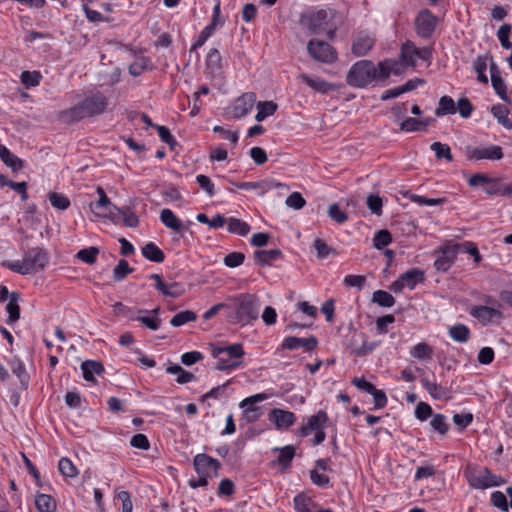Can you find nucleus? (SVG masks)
Listing matches in <instances>:
<instances>
[{
    "label": "nucleus",
    "instance_id": "nucleus-1",
    "mask_svg": "<svg viewBox=\"0 0 512 512\" xmlns=\"http://www.w3.org/2000/svg\"><path fill=\"white\" fill-rule=\"evenodd\" d=\"M340 23V17L333 9H321L302 13L299 18L301 28L311 34L325 33L329 39L335 37Z\"/></svg>",
    "mask_w": 512,
    "mask_h": 512
},
{
    "label": "nucleus",
    "instance_id": "nucleus-2",
    "mask_svg": "<svg viewBox=\"0 0 512 512\" xmlns=\"http://www.w3.org/2000/svg\"><path fill=\"white\" fill-rule=\"evenodd\" d=\"M107 105V98L101 93H96L90 97H86L77 105L62 111L59 115V119L67 124L77 122L87 117L102 114Z\"/></svg>",
    "mask_w": 512,
    "mask_h": 512
},
{
    "label": "nucleus",
    "instance_id": "nucleus-3",
    "mask_svg": "<svg viewBox=\"0 0 512 512\" xmlns=\"http://www.w3.org/2000/svg\"><path fill=\"white\" fill-rule=\"evenodd\" d=\"M211 354L217 360L216 369L219 371H230L242 364V357L245 355L241 343L229 345L211 344Z\"/></svg>",
    "mask_w": 512,
    "mask_h": 512
},
{
    "label": "nucleus",
    "instance_id": "nucleus-4",
    "mask_svg": "<svg viewBox=\"0 0 512 512\" xmlns=\"http://www.w3.org/2000/svg\"><path fill=\"white\" fill-rule=\"evenodd\" d=\"M49 262L48 253L39 247L30 249L22 260L7 262L4 265L11 271L28 275L43 270Z\"/></svg>",
    "mask_w": 512,
    "mask_h": 512
},
{
    "label": "nucleus",
    "instance_id": "nucleus-5",
    "mask_svg": "<svg viewBox=\"0 0 512 512\" xmlns=\"http://www.w3.org/2000/svg\"><path fill=\"white\" fill-rule=\"evenodd\" d=\"M464 476L470 487L481 490L501 486L507 482L505 478L493 474L488 468L471 463L466 465Z\"/></svg>",
    "mask_w": 512,
    "mask_h": 512
},
{
    "label": "nucleus",
    "instance_id": "nucleus-6",
    "mask_svg": "<svg viewBox=\"0 0 512 512\" xmlns=\"http://www.w3.org/2000/svg\"><path fill=\"white\" fill-rule=\"evenodd\" d=\"M237 323L241 325L250 324L259 316L260 301L257 296L249 293H242L233 297Z\"/></svg>",
    "mask_w": 512,
    "mask_h": 512
},
{
    "label": "nucleus",
    "instance_id": "nucleus-7",
    "mask_svg": "<svg viewBox=\"0 0 512 512\" xmlns=\"http://www.w3.org/2000/svg\"><path fill=\"white\" fill-rule=\"evenodd\" d=\"M376 80V66L370 60H359L349 69L346 82L355 88H365Z\"/></svg>",
    "mask_w": 512,
    "mask_h": 512
},
{
    "label": "nucleus",
    "instance_id": "nucleus-8",
    "mask_svg": "<svg viewBox=\"0 0 512 512\" xmlns=\"http://www.w3.org/2000/svg\"><path fill=\"white\" fill-rule=\"evenodd\" d=\"M307 51L313 59L322 63H333L337 60L336 50L325 41L310 40L307 44Z\"/></svg>",
    "mask_w": 512,
    "mask_h": 512
},
{
    "label": "nucleus",
    "instance_id": "nucleus-9",
    "mask_svg": "<svg viewBox=\"0 0 512 512\" xmlns=\"http://www.w3.org/2000/svg\"><path fill=\"white\" fill-rule=\"evenodd\" d=\"M431 57L432 49L429 47L418 48L411 41L405 42L401 47V58L406 65L415 67L418 59L429 61Z\"/></svg>",
    "mask_w": 512,
    "mask_h": 512
},
{
    "label": "nucleus",
    "instance_id": "nucleus-10",
    "mask_svg": "<svg viewBox=\"0 0 512 512\" xmlns=\"http://www.w3.org/2000/svg\"><path fill=\"white\" fill-rule=\"evenodd\" d=\"M437 17L428 9L421 10L415 19V30L419 37L430 38L436 28Z\"/></svg>",
    "mask_w": 512,
    "mask_h": 512
},
{
    "label": "nucleus",
    "instance_id": "nucleus-11",
    "mask_svg": "<svg viewBox=\"0 0 512 512\" xmlns=\"http://www.w3.org/2000/svg\"><path fill=\"white\" fill-rule=\"evenodd\" d=\"M193 466L198 475L212 478L218 475V470L221 465L217 459L205 453H200L194 457Z\"/></svg>",
    "mask_w": 512,
    "mask_h": 512
},
{
    "label": "nucleus",
    "instance_id": "nucleus-12",
    "mask_svg": "<svg viewBox=\"0 0 512 512\" xmlns=\"http://www.w3.org/2000/svg\"><path fill=\"white\" fill-rule=\"evenodd\" d=\"M97 193L99 199L95 204H91V211L98 216L109 217L111 220L115 221V212H120V208L111 203L103 188L98 187Z\"/></svg>",
    "mask_w": 512,
    "mask_h": 512
},
{
    "label": "nucleus",
    "instance_id": "nucleus-13",
    "mask_svg": "<svg viewBox=\"0 0 512 512\" xmlns=\"http://www.w3.org/2000/svg\"><path fill=\"white\" fill-rule=\"evenodd\" d=\"M376 42V37L368 31H360L354 37L351 45V52L356 57H362L368 54Z\"/></svg>",
    "mask_w": 512,
    "mask_h": 512
},
{
    "label": "nucleus",
    "instance_id": "nucleus-14",
    "mask_svg": "<svg viewBox=\"0 0 512 512\" xmlns=\"http://www.w3.org/2000/svg\"><path fill=\"white\" fill-rule=\"evenodd\" d=\"M459 245L445 246L440 248L439 255L434 262L436 270L441 272L448 271L454 264L457 254L459 253Z\"/></svg>",
    "mask_w": 512,
    "mask_h": 512
},
{
    "label": "nucleus",
    "instance_id": "nucleus-15",
    "mask_svg": "<svg viewBox=\"0 0 512 512\" xmlns=\"http://www.w3.org/2000/svg\"><path fill=\"white\" fill-rule=\"evenodd\" d=\"M467 158L469 160H500L503 158L502 148L498 145H490L488 147H475L467 150Z\"/></svg>",
    "mask_w": 512,
    "mask_h": 512
},
{
    "label": "nucleus",
    "instance_id": "nucleus-16",
    "mask_svg": "<svg viewBox=\"0 0 512 512\" xmlns=\"http://www.w3.org/2000/svg\"><path fill=\"white\" fill-rule=\"evenodd\" d=\"M421 384L434 400L448 401L453 397L450 387L439 384L436 381H431L426 376L421 377Z\"/></svg>",
    "mask_w": 512,
    "mask_h": 512
},
{
    "label": "nucleus",
    "instance_id": "nucleus-17",
    "mask_svg": "<svg viewBox=\"0 0 512 512\" xmlns=\"http://www.w3.org/2000/svg\"><path fill=\"white\" fill-rule=\"evenodd\" d=\"M318 346V340L315 336H310L308 338H299L295 336L286 337L280 349L282 350H295L297 348H302L306 352L313 351Z\"/></svg>",
    "mask_w": 512,
    "mask_h": 512
},
{
    "label": "nucleus",
    "instance_id": "nucleus-18",
    "mask_svg": "<svg viewBox=\"0 0 512 512\" xmlns=\"http://www.w3.org/2000/svg\"><path fill=\"white\" fill-rule=\"evenodd\" d=\"M347 348L355 356H366L375 349V344L368 342L364 333H359L352 336Z\"/></svg>",
    "mask_w": 512,
    "mask_h": 512
},
{
    "label": "nucleus",
    "instance_id": "nucleus-19",
    "mask_svg": "<svg viewBox=\"0 0 512 512\" xmlns=\"http://www.w3.org/2000/svg\"><path fill=\"white\" fill-rule=\"evenodd\" d=\"M256 103V94L254 92H246L238 97L233 105V116L242 118L249 114Z\"/></svg>",
    "mask_w": 512,
    "mask_h": 512
},
{
    "label": "nucleus",
    "instance_id": "nucleus-20",
    "mask_svg": "<svg viewBox=\"0 0 512 512\" xmlns=\"http://www.w3.org/2000/svg\"><path fill=\"white\" fill-rule=\"evenodd\" d=\"M268 419L274 422L278 429L289 428L296 420L295 414L291 411L274 408L270 411Z\"/></svg>",
    "mask_w": 512,
    "mask_h": 512
},
{
    "label": "nucleus",
    "instance_id": "nucleus-21",
    "mask_svg": "<svg viewBox=\"0 0 512 512\" xmlns=\"http://www.w3.org/2000/svg\"><path fill=\"white\" fill-rule=\"evenodd\" d=\"M160 312V308L156 307L152 310H138L139 316H130L131 320H137L141 322L144 326H146L150 330H158L160 327L161 320L158 318V314Z\"/></svg>",
    "mask_w": 512,
    "mask_h": 512
},
{
    "label": "nucleus",
    "instance_id": "nucleus-22",
    "mask_svg": "<svg viewBox=\"0 0 512 512\" xmlns=\"http://www.w3.org/2000/svg\"><path fill=\"white\" fill-rule=\"evenodd\" d=\"M328 420L326 412L320 410L317 414L312 415L307 423L300 428L301 436H308L313 431L319 430L323 427L324 423Z\"/></svg>",
    "mask_w": 512,
    "mask_h": 512
},
{
    "label": "nucleus",
    "instance_id": "nucleus-23",
    "mask_svg": "<svg viewBox=\"0 0 512 512\" xmlns=\"http://www.w3.org/2000/svg\"><path fill=\"white\" fill-rule=\"evenodd\" d=\"M317 503L305 492L298 493L293 499V507L296 512H312Z\"/></svg>",
    "mask_w": 512,
    "mask_h": 512
},
{
    "label": "nucleus",
    "instance_id": "nucleus-24",
    "mask_svg": "<svg viewBox=\"0 0 512 512\" xmlns=\"http://www.w3.org/2000/svg\"><path fill=\"white\" fill-rule=\"evenodd\" d=\"M83 378L88 382L95 381V375H100L104 371L103 365L98 361L86 360L81 364Z\"/></svg>",
    "mask_w": 512,
    "mask_h": 512
},
{
    "label": "nucleus",
    "instance_id": "nucleus-25",
    "mask_svg": "<svg viewBox=\"0 0 512 512\" xmlns=\"http://www.w3.org/2000/svg\"><path fill=\"white\" fill-rule=\"evenodd\" d=\"M237 188L243 189V190H252V189H261L260 194H264L267 191L277 188L281 186L280 183L271 180V181H260V182H239V183H233Z\"/></svg>",
    "mask_w": 512,
    "mask_h": 512
},
{
    "label": "nucleus",
    "instance_id": "nucleus-26",
    "mask_svg": "<svg viewBox=\"0 0 512 512\" xmlns=\"http://www.w3.org/2000/svg\"><path fill=\"white\" fill-rule=\"evenodd\" d=\"M406 288L412 290L418 283L425 280L424 272L418 268H412L400 275Z\"/></svg>",
    "mask_w": 512,
    "mask_h": 512
},
{
    "label": "nucleus",
    "instance_id": "nucleus-27",
    "mask_svg": "<svg viewBox=\"0 0 512 512\" xmlns=\"http://www.w3.org/2000/svg\"><path fill=\"white\" fill-rule=\"evenodd\" d=\"M255 261L259 265H271L272 262L277 261L282 257L280 249L272 250H257L254 253Z\"/></svg>",
    "mask_w": 512,
    "mask_h": 512
},
{
    "label": "nucleus",
    "instance_id": "nucleus-28",
    "mask_svg": "<svg viewBox=\"0 0 512 512\" xmlns=\"http://www.w3.org/2000/svg\"><path fill=\"white\" fill-rule=\"evenodd\" d=\"M160 220L163 223V225L169 229H172L176 232L183 231V225L181 224L177 216L174 214V212L168 208L161 210Z\"/></svg>",
    "mask_w": 512,
    "mask_h": 512
},
{
    "label": "nucleus",
    "instance_id": "nucleus-29",
    "mask_svg": "<svg viewBox=\"0 0 512 512\" xmlns=\"http://www.w3.org/2000/svg\"><path fill=\"white\" fill-rule=\"evenodd\" d=\"M491 113L499 124L508 130H512V121L508 118L509 109L505 105H493L491 107Z\"/></svg>",
    "mask_w": 512,
    "mask_h": 512
},
{
    "label": "nucleus",
    "instance_id": "nucleus-30",
    "mask_svg": "<svg viewBox=\"0 0 512 512\" xmlns=\"http://www.w3.org/2000/svg\"><path fill=\"white\" fill-rule=\"evenodd\" d=\"M142 255L155 263H162L165 259L164 252L153 242H149L142 247Z\"/></svg>",
    "mask_w": 512,
    "mask_h": 512
},
{
    "label": "nucleus",
    "instance_id": "nucleus-31",
    "mask_svg": "<svg viewBox=\"0 0 512 512\" xmlns=\"http://www.w3.org/2000/svg\"><path fill=\"white\" fill-rule=\"evenodd\" d=\"M278 105L273 101H260L257 103V114L255 120L262 122L277 111Z\"/></svg>",
    "mask_w": 512,
    "mask_h": 512
},
{
    "label": "nucleus",
    "instance_id": "nucleus-32",
    "mask_svg": "<svg viewBox=\"0 0 512 512\" xmlns=\"http://www.w3.org/2000/svg\"><path fill=\"white\" fill-rule=\"evenodd\" d=\"M0 158L13 171H19L23 168L22 160L14 155L7 147L0 148Z\"/></svg>",
    "mask_w": 512,
    "mask_h": 512
},
{
    "label": "nucleus",
    "instance_id": "nucleus-33",
    "mask_svg": "<svg viewBox=\"0 0 512 512\" xmlns=\"http://www.w3.org/2000/svg\"><path fill=\"white\" fill-rule=\"evenodd\" d=\"M456 113V105L454 100L450 96H442L439 99L438 107L435 110V115L437 117H442L446 115H452Z\"/></svg>",
    "mask_w": 512,
    "mask_h": 512
},
{
    "label": "nucleus",
    "instance_id": "nucleus-34",
    "mask_svg": "<svg viewBox=\"0 0 512 512\" xmlns=\"http://www.w3.org/2000/svg\"><path fill=\"white\" fill-rule=\"evenodd\" d=\"M19 294L16 292L10 293V299L6 306L8 312L7 323L12 324L20 318V307L18 305Z\"/></svg>",
    "mask_w": 512,
    "mask_h": 512
},
{
    "label": "nucleus",
    "instance_id": "nucleus-35",
    "mask_svg": "<svg viewBox=\"0 0 512 512\" xmlns=\"http://www.w3.org/2000/svg\"><path fill=\"white\" fill-rule=\"evenodd\" d=\"M35 506L39 512H54L56 510V502L54 499L44 493L35 496Z\"/></svg>",
    "mask_w": 512,
    "mask_h": 512
},
{
    "label": "nucleus",
    "instance_id": "nucleus-36",
    "mask_svg": "<svg viewBox=\"0 0 512 512\" xmlns=\"http://www.w3.org/2000/svg\"><path fill=\"white\" fill-rule=\"evenodd\" d=\"M470 314L481 321L489 322L498 314V311L488 306H473Z\"/></svg>",
    "mask_w": 512,
    "mask_h": 512
},
{
    "label": "nucleus",
    "instance_id": "nucleus-37",
    "mask_svg": "<svg viewBox=\"0 0 512 512\" xmlns=\"http://www.w3.org/2000/svg\"><path fill=\"white\" fill-rule=\"evenodd\" d=\"M410 355L419 360H429L433 356V349L425 342H421L413 346Z\"/></svg>",
    "mask_w": 512,
    "mask_h": 512
},
{
    "label": "nucleus",
    "instance_id": "nucleus-38",
    "mask_svg": "<svg viewBox=\"0 0 512 512\" xmlns=\"http://www.w3.org/2000/svg\"><path fill=\"white\" fill-rule=\"evenodd\" d=\"M450 337L459 343H465L470 338V330L464 324H456L449 329Z\"/></svg>",
    "mask_w": 512,
    "mask_h": 512
},
{
    "label": "nucleus",
    "instance_id": "nucleus-39",
    "mask_svg": "<svg viewBox=\"0 0 512 512\" xmlns=\"http://www.w3.org/2000/svg\"><path fill=\"white\" fill-rule=\"evenodd\" d=\"M147 69H152L151 61L148 57L142 56L130 64L128 71L132 76L137 77Z\"/></svg>",
    "mask_w": 512,
    "mask_h": 512
},
{
    "label": "nucleus",
    "instance_id": "nucleus-40",
    "mask_svg": "<svg viewBox=\"0 0 512 512\" xmlns=\"http://www.w3.org/2000/svg\"><path fill=\"white\" fill-rule=\"evenodd\" d=\"M275 451H278V458L277 462L282 467L286 468L290 466V463L292 462L294 456H295V448L292 445H287L282 448H275Z\"/></svg>",
    "mask_w": 512,
    "mask_h": 512
},
{
    "label": "nucleus",
    "instance_id": "nucleus-41",
    "mask_svg": "<svg viewBox=\"0 0 512 512\" xmlns=\"http://www.w3.org/2000/svg\"><path fill=\"white\" fill-rule=\"evenodd\" d=\"M228 223V231L233 234H237L240 236H246L250 231V225L237 218H230L227 221Z\"/></svg>",
    "mask_w": 512,
    "mask_h": 512
},
{
    "label": "nucleus",
    "instance_id": "nucleus-42",
    "mask_svg": "<svg viewBox=\"0 0 512 512\" xmlns=\"http://www.w3.org/2000/svg\"><path fill=\"white\" fill-rule=\"evenodd\" d=\"M431 150L434 151L435 156L438 160L445 159L448 162L453 161L451 149L448 144L441 142H434L430 146Z\"/></svg>",
    "mask_w": 512,
    "mask_h": 512
},
{
    "label": "nucleus",
    "instance_id": "nucleus-43",
    "mask_svg": "<svg viewBox=\"0 0 512 512\" xmlns=\"http://www.w3.org/2000/svg\"><path fill=\"white\" fill-rule=\"evenodd\" d=\"M98 254L99 249L95 246H91L89 248L79 250L76 254V258L91 265L96 262Z\"/></svg>",
    "mask_w": 512,
    "mask_h": 512
},
{
    "label": "nucleus",
    "instance_id": "nucleus-44",
    "mask_svg": "<svg viewBox=\"0 0 512 512\" xmlns=\"http://www.w3.org/2000/svg\"><path fill=\"white\" fill-rule=\"evenodd\" d=\"M372 301L381 307H392L395 304V298L384 290H377L373 293Z\"/></svg>",
    "mask_w": 512,
    "mask_h": 512
},
{
    "label": "nucleus",
    "instance_id": "nucleus-45",
    "mask_svg": "<svg viewBox=\"0 0 512 512\" xmlns=\"http://www.w3.org/2000/svg\"><path fill=\"white\" fill-rule=\"evenodd\" d=\"M217 26L213 24H208L199 34L198 39L193 43L190 48V52L196 51L198 48L202 47L205 42L214 34Z\"/></svg>",
    "mask_w": 512,
    "mask_h": 512
},
{
    "label": "nucleus",
    "instance_id": "nucleus-46",
    "mask_svg": "<svg viewBox=\"0 0 512 512\" xmlns=\"http://www.w3.org/2000/svg\"><path fill=\"white\" fill-rule=\"evenodd\" d=\"M58 469L64 477L74 478L78 475L77 468L75 467L73 462L67 457H63L60 459L58 463Z\"/></svg>",
    "mask_w": 512,
    "mask_h": 512
},
{
    "label": "nucleus",
    "instance_id": "nucleus-47",
    "mask_svg": "<svg viewBox=\"0 0 512 512\" xmlns=\"http://www.w3.org/2000/svg\"><path fill=\"white\" fill-rule=\"evenodd\" d=\"M48 198L51 205L58 210H66L70 206V200L67 196L57 193L49 192Z\"/></svg>",
    "mask_w": 512,
    "mask_h": 512
},
{
    "label": "nucleus",
    "instance_id": "nucleus-48",
    "mask_svg": "<svg viewBox=\"0 0 512 512\" xmlns=\"http://www.w3.org/2000/svg\"><path fill=\"white\" fill-rule=\"evenodd\" d=\"M196 318L197 315L193 311H181L172 317L170 324L174 327H179L190 321H195Z\"/></svg>",
    "mask_w": 512,
    "mask_h": 512
},
{
    "label": "nucleus",
    "instance_id": "nucleus-49",
    "mask_svg": "<svg viewBox=\"0 0 512 512\" xmlns=\"http://www.w3.org/2000/svg\"><path fill=\"white\" fill-rule=\"evenodd\" d=\"M20 78L26 88H31L39 85L42 76L39 71H23Z\"/></svg>",
    "mask_w": 512,
    "mask_h": 512
},
{
    "label": "nucleus",
    "instance_id": "nucleus-50",
    "mask_svg": "<svg viewBox=\"0 0 512 512\" xmlns=\"http://www.w3.org/2000/svg\"><path fill=\"white\" fill-rule=\"evenodd\" d=\"M408 198L419 206H436L446 202L445 198H428L417 194H410Z\"/></svg>",
    "mask_w": 512,
    "mask_h": 512
},
{
    "label": "nucleus",
    "instance_id": "nucleus-51",
    "mask_svg": "<svg viewBox=\"0 0 512 512\" xmlns=\"http://www.w3.org/2000/svg\"><path fill=\"white\" fill-rule=\"evenodd\" d=\"M206 64L212 71L220 70L222 68V56L217 48L209 50L206 58Z\"/></svg>",
    "mask_w": 512,
    "mask_h": 512
},
{
    "label": "nucleus",
    "instance_id": "nucleus-52",
    "mask_svg": "<svg viewBox=\"0 0 512 512\" xmlns=\"http://www.w3.org/2000/svg\"><path fill=\"white\" fill-rule=\"evenodd\" d=\"M493 89L495 93L505 102H511V99L507 95V87L501 76H493L491 78Z\"/></svg>",
    "mask_w": 512,
    "mask_h": 512
},
{
    "label": "nucleus",
    "instance_id": "nucleus-53",
    "mask_svg": "<svg viewBox=\"0 0 512 512\" xmlns=\"http://www.w3.org/2000/svg\"><path fill=\"white\" fill-rule=\"evenodd\" d=\"M432 429L440 435H445L448 432L449 425L446 422V417L443 414H434L430 421Z\"/></svg>",
    "mask_w": 512,
    "mask_h": 512
},
{
    "label": "nucleus",
    "instance_id": "nucleus-54",
    "mask_svg": "<svg viewBox=\"0 0 512 512\" xmlns=\"http://www.w3.org/2000/svg\"><path fill=\"white\" fill-rule=\"evenodd\" d=\"M490 503L492 506L500 509L502 512L509 511V504L506 495L501 491H494L491 494Z\"/></svg>",
    "mask_w": 512,
    "mask_h": 512
},
{
    "label": "nucleus",
    "instance_id": "nucleus-55",
    "mask_svg": "<svg viewBox=\"0 0 512 512\" xmlns=\"http://www.w3.org/2000/svg\"><path fill=\"white\" fill-rule=\"evenodd\" d=\"M133 272V268L129 266V263L121 259L113 270V277L115 281H122L128 274Z\"/></svg>",
    "mask_w": 512,
    "mask_h": 512
},
{
    "label": "nucleus",
    "instance_id": "nucleus-56",
    "mask_svg": "<svg viewBox=\"0 0 512 512\" xmlns=\"http://www.w3.org/2000/svg\"><path fill=\"white\" fill-rule=\"evenodd\" d=\"M392 242L391 233L388 230L378 231L373 238V245L376 249H382Z\"/></svg>",
    "mask_w": 512,
    "mask_h": 512
},
{
    "label": "nucleus",
    "instance_id": "nucleus-57",
    "mask_svg": "<svg viewBox=\"0 0 512 512\" xmlns=\"http://www.w3.org/2000/svg\"><path fill=\"white\" fill-rule=\"evenodd\" d=\"M155 127L157 129L161 141L166 143L171 150H174L175 146L177 145V141L171 134L170 130L167 127L161 125H156Z\"/></svg>",
    "mask_w": 512,
    "mask_h": 512
},
{
    "label": "nucleus",
    "instance_id": "nucleus-58",
    "mask_svg": "<svg viewBox=\"0 0 512 512\" xmlns=\"http://www.w3.org/2000/svg\"><path fill=\"white\" fill-rule=\"evenodd\" d=\"M511 29H512V27L510 24H503L498 29L497 36H498L501 46L504 49L512 48V43L509 41V35L511 32Z\"/></svg>",
    "mask_w": 512,
    "mask_h": 512
},
{
    "label": "nucleus",
    "instance_id": "nucleus-59",
    "mask_svg": "<svg viewBox=\"0 0 512 512\" xmlns=\"http://www.w3.org/2000/svg\"><path fill=\"white\" fill-rule=\"evenodd\" d=\"M421 119L407 117L400 123V129L405 132L421 131Z\"/></svg>",
    "mask_w": 512,
    "mask_h": 512
},
{
    "label": "nucleus",
    "instance_id": "nucleus-60",
    "mask_svg": "<svg viewBox=\"0 0 512 512\" xmlns=\"http://www.w3.org/2000/svg\"><path fill=\"white\" fill-rule=\"evenodd\" d=\"M316 252L317 257L320 259H325L329 256L330 253L336 254V250L330 248L323 240L321 239H315L313 244Z\"/></svg>",
    "mask_w": 512,
    "mask_h": 512
},
{
    "label": "nucleus",
    "instance_id": "nucleus-61",
    "mask_svg": "<svg viewBox=\"0 0 512 512\" xmlns=\"http://www.w3.org/2000/svg\"><path fill=\"white\" fill-rule=\"evenodd\" d=\"M415 416L418 420L425 421L433 416V410L428 403L419 402L415 408Z\"/></svg>",
    "mask_w": 512,
    "mask_h": 512
},
{
    "label": "nucleus",
    "instance_id": "nucleus-62",
    "mask_svg": "<svg viewBox=\"0 0 512 512\" xmlns=\"http://www.w3.org/2000/svg\"><path fill=\"white\" fill-rule=\"evenodd\" d=\"M473 105L470 100L466 97L460 98L457 102L456 111L458 110L459 114L463 118H468L471 116L473 112Z\"/></svg>",
    "mask_w": 512,
    "mask_h": 512
},
{
    "label": "nucleus",
    "instance_id": "nucleus-63",
    "mask_svg": "<svg viewBox=\"0 0 512 512\" xmlns=\"http://www.w3.org/2000/svg\"><path fill=\"white\" fill-rule=\"evenodd\" d=\"M328 215L338 224H342L347 220V214L342 211L338 204H331L328 208Z\"/></svg>",
    "mask_w": 512,
    "mask_h": 512
},
{
    "label": "nucleus",
    "instance_id": "nucleus-64",
    "mask_svg": "<svg viewBox=\"0 0 512 512\" xmlns=\"http://www.w3.org/2000/svg\"><path fill=\"white\" fill-rule=\"evenodd\" d=\"M245 260V255L242 252H231L224 258V264L227 267L235 268L240 266Z\"/></svg>",
    "mask_w": 512,
    "mask_h": 512
}]
</instances>
